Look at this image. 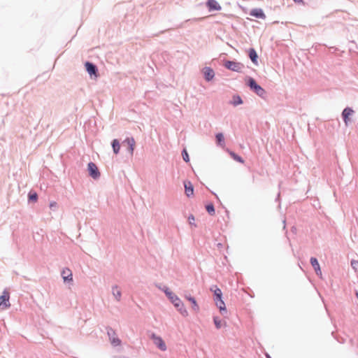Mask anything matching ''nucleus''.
I'll return each mask as SVG.
<instances>
[{
    "instance_id": "1",
    "label": "nucleus",
    "mask_w": 358,
    "mask_h": 358,
    "mask_svg": "<svg viewBox=\"0 0 358 358\" xmlns=\"http://www.w3.org/2000/svg\"><path fill=\"white\" fill-rule=\"evenodd\" d=\"M166 295L170 299L171 303L174 305V306L178 309V310L180 313V314L183 317H187L189 315L187 310L185 308L184 303L182 301L178 298L177 295H176L172 292L169 291L168 289L164 290Z\"/></svg>"
},
{
    "instance_id": "2",
    "label": "nucleus",
    "mask_w": 358,
    "mask_h": 358,
    "mask_svg": "<svg viewBox=\"0 0 358 358\" xmlns=\"http://www.w3.org/2000/svg\"><path fill=\"white\" fill-rule=\"evenodd\" d=\"M248 84L251 90H254L257 95L263 96L266 94L265 90L260 85H257L253 78H250Z\"/></svg>"
},
{
    "instance_id": "3",
    "label": "nucleus",
    "mask_w": 358,
    "mask_h": 358,
    "mask_svg": "<svg viewBox=\"0 0 358 358\" xmlns=\"http://www.w3.org/2000/svg\"><path fill=\"white\" fill-rule=\"evenodd\" d=\"M224 66L229 70L236 72H241L244 67L243 64L234 61L225 62Z\"/></svg>"
},
{
    "instance_id": "4",
    "label": "nucleus",
    "mask_w": 358,
    "mask_h": 358,
    "mask_svg": "<svg viewBox=\"0 0 358 358\" xmlns=\"http://www.w3.org/2000/svg\"><path fill=\"white\" fill-rule=\"evenodd\" d=\"M9 299V292L4 290L2 295L0 296V308L1 310H5L10 306Z\"/></svg>"
},
{
    "instance_id": "5",
    "label": "nucleus",
    "mask_w": 358,
    "mask_h": 358,
    "mask_svg": "<svg viewBox=\"0 0 358 358\" xmlns=\"http://www.w3.org/2000/svg\"><path fill=\"white\" fill-rule=\"evenodd\" d=\"M354 114V110L350 108H346L342 113V117L343 118L345 126L351 122V117Z\"/></svg>"
},
{
    "instance_id": "6",
    "label": "nucleus",
    "mask_w": 358,
    "mask_h": 358,
    "mask_svg": "<svg viewBox=\"0 0 358 358\" xmlns=\"http://www.w3.org/2000/svg\"><path fill=\"white\" fill-rule=\"evenodd\" d=\"M88 171L90 176L92 177L94 179L98 178L100 176V173L98 170L96 165L93 162H90L88 164Z\"/></svg>"
},
{
    "instance_id": "7",
    "label": "nucleus",
    "mask_w": 358,
    "mask_h": 358,
    "mask_svg": "<svg viewBox=\"0 0 358 358\" xmlns=\"http://www.w3.org/2000/svg\"><path fill=\"white\" fill-rule=\"evenodd\" d=\"M206 6L209 11L220 10L222 7L216 0H208Z\"/></svg>"
},
{
    "instance_id": "8",
    "label": "nucleus",
    "mask_w": 358,
    "mask_h": 358,
    "mask_svg": "<svg viewBox=\"0 0 358 358\" xmlns=\"http://www.w3.org/2000/svg\"><path fill=\"white\" fill-rule=\"evenodd\" d=\"M185 299L189 301L191 304H192V310L194 312V313H199V306L196 301V299L191 296H185Z\"/></svg>"
},
{
    "instance_id": "9",
    "label": "nucleus",
    "mask_w": 358,
    "mask_h": 358,
    "mask_svg": "<svg viewBox=\"0 0 358 358\" xmlns=\"http://www.w3.org/2000/svg\"><path fill=\"white\" fill-rule=\"evenodd\" d=\"M154 343L162 351L166 350V346L162 338L158 336H153Z\"/></svg>"
},
{
    "instance_id": "10",
    "label": "nucleus",
    "mask_w": 358,
    "mask_h": 358,
    "mask_svg": "<svg viewBox=\"0 0 358 358\" xmlns=\"http://www.w3.org/2000/svg\"><path fill=\"white\" fill-rule=\"evenodd\" d=\"M62 276L64 281H73L72 272L68 268H65L62 270Z\"/></svg>"
},
{
    "instance_id": "11",
    "label": "nucleus",
    "mask_w": 358,
    "mask_h": 358,
    "mask_svg": "<svg viewBox=\"0 0 358 358\" xmlns=\"http://www.w3.org/2000/svg\"><path fill=\"white\" fill-rule=\"evenodd\" d=\"M124 143L127 144L129 151L130 154L132 155L136 145L135 140L134 139V138H127L124 140Z\"/></svg>"
},
{
    "instance_id": "12",
    "label": "nucleus",
    "mask_w": 358,
    "mask_h": 358,
    "mask_svg": "<svg viewBox=\"0 0 358 358\" xmlns=\"http://www.w3.org/2000/svg\"><path fill=\"white\" fill-rule=\"evenodd\" d=\"M108 334L110 337V343H112V345H113L114 346H117L120 345L121 341L118 338L115 336V334L114 331H113L110 329V331H108Z\"/></svg>"
},
{
    "instance_id": "13",
    "label": "nucleus",
    "mask_w": 358,
    "mask_h": 358,
    "mask_svg": "<svg viewBox=\"0 0 358 358\" xmlns=\"http://www.w3.org/2000/svg\"><path fill=\"white\" fill-rule=\"evenodd\" d=\"M85 67H86V70L89 74L94 75L96 78L97 77V74H96L97 69L94 64H92V63H90L89 62H87L85 63Z\"/></svg>"
},
{
    "instance_id": "14",
    "label": "nucleus",
    "mask_w": 358,
    "mask_h": 358,
    "mask_svg": "<svg viewBox=\"0 0 358 358\" xmlns=\"http://www.w3.org/2000/svg\"><path fill=\"white\" fill-rule=\"evenodd\" d=\"M213 322H214L216 329H219L222 327H225L227 326V322L221 320L217 316L213 317Z\"/></svg>"
},
{
    "instance_id": "15",
    "label": "nucleus",
    "mask_w": 358,
    "mask_h": 358,
    "mask_svg": "<svg viewBox=\"0 0 358 358\" xmlns=\"http://www.w3.org/2000/svg\"><path fill=\"white\" fill-rule=\"evenodd\" d=\"M310 263H311V265L313 266V267L314 268L316 273L318 275H322V271L320 270V264H319L317 259L315 258V257H311Z\"/></svg>"
},
{
    "instance_id": "16",
    "label": "nucleus",
    "mask_w": 358,
    "mask_h": 358,
    "mask_svg": "<svg viewBox=\"0 0 358 358\" xmlns=\"http://www.w3.org/2000/svg\"><path fill=\"white\" fill-rule=\"evenodd\" d=\"M185 194L189 197L193 195L194 188L193 185L190 182H185Z\"/></svg>"
},
{
    "instance_id": "17",
    "label": "nucleus",
    "mask_w": 358,
    "mask_h": 358,
    "mask_svg": "<svg viewBox=\"0 0 358 358\" xmlns=\"http://www.w3.org/2000/svg\"><path fill=\"white\" fill-rule=\"evenodd\" d=\"M205 78L207 80H210L215 76L214 71L210 68L206 67L203 69Z\"/></svg>"
},
{
    "instance_id": "18",
    "label": "nucleus",
    "mask_w": 358,
    "mask_h": 358,
    "mask_svg": "<svg viewBox=\"0 0 358 358\" xmlns=\"http://www.w3.org/2000/svg\"><path fill=\"white\" fill-rule=\"evenodd\" d=\"M215 305L219 308L220 312L222 315L227 313V310L226 306H225V303L223 301V300H220V301H215Z\"/></svg>"
},
{
    "instance_id": "19",
    "label": "nucleus",
    "mask_w": 358,
    "mask_h": 358,
    "mask_svg": "<svg viewBox=\"0 0 358 358\" xmlns=\"http://www.w3.org/2000/svg\"><path fill=\"white\" fill-rule=\"evenodd\" d=\"M250 15L261 19L265 18V15L262 9H254L250 12Z\"/></svg>"
},
{
    "instance_id": "20",
    "label": "nucleus",
    "mask_w": 358,
    "mask_h": 358,
    "mask_svg": "<svg viewBox=\"0 0 358 358\" xmlns=\"http://www.w3.org/2000/svg\"><path fill=\"white\" fill-rule=\"evenodd\" d=\"M249 57H250V59L252 60V62L255 64H257L258 56H257V54L256 51L255 50V49H253V48L250 49Z\"/></svg>"
},
{
    "instance_id": "21",
    "label": "nucleus",
    "mask_w": 358,
    "mask_h": 358,
    "mask_svg": "<svg viewBox=\"0 0 358 358\" xmlns=\"http://www.w3.org/2000/svg\"><path fill=\"white\" fill-rule=\"evenodd\" d=\"M113 294L117 301L120 300L122 293L120 288L117 286H114L113 287Z\"/></svg>"
},
{
    "instance_id": "22",
    "label": "nucleus",
    "mask_w": 358,
    "mask_h": 358,
    "mask_svg": "<svg viewBox=\"0 0 358 358\" xmlns=\"http://www.w3.org/2000/svg\"><path fill=\"white\" fill-rule=\"evenodd\" d=\"M112 147H113V152L115 154H117L120 151V143L118 141V140L117 139H114L112 142Z\"/></svg>"
},
{
    "instance_id": "23",
    "label": "nucleus",
    "mask_w": 358,
    "mask_h": 358,
    "mask_svg": "<svg viewBox=\"0 0 358 358\" xmlns=\"http://www.w3.org/2000/svg\"><path fill=\"white\" fill-rule=\"evenodd\" d=\"M229 153L230 155V156L236 162H240L241 164H243L244 163V160L243 159L238 156V155H236L235 152H232V151H229Z\"/></svg>"
},
{
    "instance_id": "24",
    "label": "nucleus",
    "mask_w": 358,
    "mask_h": 358,
    "mask_svg": "<svg viewBox=\"0 0 358 358\" xmlns=\"http://www.w3.org/2000/svg\"><path fill=\"white\" fill-rule=\"evenodd\" d=\"M216 140L219 145H224V136L222 133H219L216 135Z\"/></svg>"
},
{
    "instance_id": "25",
    "label": "nucleus",
    "mask_w": 358,
    "mask_h": 358,
    "mask_svg": "<svg viewBox=\"0 0 358 358\" xmlns=\"http://www.w3.org/2000/svg\"><path fill=\"white\" fill-rule=\"evenodd\" d=\"M206 208L209 214L213 215L215 213V208L213 204L207 205Z\"/></svg>"
},
{
    "instance_id": "26",
    "label": "nucleus",
    "mask_w": 358,
    "mask_h": 358,
    "mask_svg": "<svg viewBox=\"0 0 358 358\" xmlns=\"http://www.w3.org/2000/svg\"><path fill=\"white\" fill-rule=\"evenodd\" d=\"M211 291L214 292V296H217V295L222 294V291L217 286H215L213 288L210 289Z\"/></svg>"
},
{
    "instance_id": "27",
    "label": "nucleus",
    "mask_w": 358,
    "mask_h": 358,
    "mask_svg": "<svg viewBox=\"0 0 358 358\" xmlns=\"http://www.w3.org/2000/svg\"><path fill=\"white\" fill-rule=\"evenodd\" d=\"M29 200H31V201H37V199H38V195L36 193H33V194H29Z\"/></svg>"
},
{
    "instance_id": "28",
    "label": "nucleus",
    "mask_w": 358,
    "mask_h": 358,
    "mask_svg": "<svg viewBox=\"0 0 358 358\" xmlns=\"http://www.w3.org/2000/svg\"><path fill=\"white\" fill-rule=\"evenodd\" d=\"M182 158L184 161H185L186 162H188L189 161L188 153L185 150H184L182 152Z\"/></svg>"
},
{
    "instance_id": "29",
    "label": "nucleus",
    "mask_w": 358,
    "mask_h": 358,
    "mask_svg": "<svg viewBox=\"0 0 358 358\" xmlns=\"http://www.w3.org/2000/svg\"><path fill=\"white\" fill-rule=\"evenodd\" d=\"M351 266H352V267L355 271H357V270H358V261L352 260V261L351 262Z\"/></svg>"
},
{
    "instance_id": "30",
    "label": "nucleus",
    "mask_w": 358,
    "mask_h": 358,
    "mask_svg": "<svg viewBox=\"0 0 358 358\" xmlns=\"http://www.w3.org/2000/svg\"><path fill=\"white\" fill-rule=\"evenodd\" d=\"M222 294H220V295H217V296H214V301H220V300H222Z\"/></svg>"
},
{
    "instance_id": "31",
    "label": "nucleus",
    "mask_w": 358,
    "mask_h": 358,
    "mask_svg": "<svg viewBox=\"0 0 358 358\" xmlns=\"http://www.w3.org/2000/svg\"><path fill=\"white\" fill-rule=\"evenodd\" d=\"M189 224H193V222L194 221V217L193 215H191L188 218Z\"/></svg>"
},
{
    "instance_id": "32",
    "label": "nucleus",
    "mask_w": 358,
    "mask_h": 358,
    "mask_svg": "<svg viewBox=\"0 0 358 358\" xmlns=\"http://www.w3.org/2000/svg\"><path fill=\"white\" fill-rule=\"evenodd\" d=\"M51 208L57 207V203L55 201L51 202L50 204Z\"/></svg>"
},
{
    "instance_id": "33",
    "label": "nucleus",
    "mask_w": 358,
    "mask_h": 358,
    "mask_svg": "<svg viewBox=\"0 0 358 358\" xmlns=\"http://www.w3.org/2000/svg\"><path fill=\"white\" fill-rule=\"evenodd\" d=\"M295 3H300L302 0H293Z\"/></svg>"
},
{
    "instance_id": "34",
    "label": "nucleus",
    "mask_w": 358,
    "mask_h": 358,
    "mask_svg": "<svg viewBox=\"0 0 358 358\" xmlns=\"http://www.w3.org/2000/svg\"><path fill=\"white\" fill-rule=\"evenodd\" d=\"M238 103H242L241 99L239 98V100H237Z\"/></svg>"
},
{
    "instance_id": "35",
    "label": "nucleus",
    "mask_w": 358,
    "mask_h": 358,
    "mask_svg": "<svg viewBox=\"0 0 358 358\" xmlns=\"http://www.w3.org/2000/svg\"><path fill=\"white\" fill-rule=\"evenodd\" d=\"M238 103H242L241 99L239 98V100H237Z\"/></svg>"
},
{
    "instance_id": "36",
    "label": "nucleus",
    "mask_w": 358,
    "mask_h": 358,
    "mask_svg": "<svg viewBox=\"0 0 358 358\" xmlns=\"http://www.w3.org/2000/svg\"><path fill=\"white\" fill-rule=\"evenodd\" d=\"M267 358H271L268 355H266Z\"/></svg>"
},
{
    "instance_id": "37",
    "label": "nucleus",
    "mask_w": 358,
    "mask_h": 358,
    "mask_svg": "<svg viewBox=\"0 0 358 358\" xmlns=\"http://www.w3.org/2000/svg\"><path fill=\"white\" fill-rule=\"evenodd\" d=\"M356 295H357V296L358 297V292H357Z\"/></svg>"
}]
</instances>
